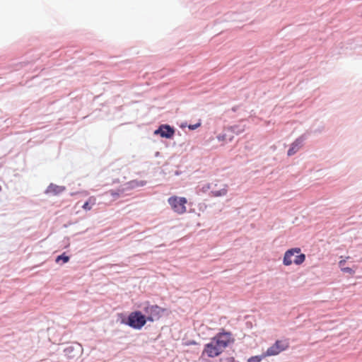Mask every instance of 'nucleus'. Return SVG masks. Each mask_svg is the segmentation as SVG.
<instances>
[{"instance_id": "obj_19", "label": "nucleus", "mask_w": 362, "mask_h": 362, "mask_svg": "<svg viewBox=\"0 0 362 362\" xmlns=\"http://www.w3.org/2000/svg\"><path fill=\"white\" fill-rule=\"evenodd\" d=\"M200 125H201V123L198 122V123H197L195 124H193V125H189L188 127H189V129L194 130L197 128H198L199 127H200Z\"/></svg>"}, {"instance_id": "obj_12", "label": "nucleus", "mask_w": 362, "mask_h": 362, "mask_svg": "<svg viewBox=\"0 0 362 362\" xmlns=\"http://www.w3.org/2000/svg\"><path fill=\"white\" fill-rule=\"evenodd\" d=\"M233 136H229L226 132H222L217 136V139L223 144L231 141Z\"/></svg>"}, {"instance_id": "obj_22", "label": "nucleus", "mask_w": 362, "mask_h": 362, "mask_svg": "<svg viewBox=\"0 0 362 362\" xmlns=\"http://www.w3.org/2000/svg\"><path fill=\"white\" fill-rule=\"evenodd\" d=\"M231 131L232 132H235V127H231L230 129H228V131Z\"/></svg>"}, {"instance_id": "obj_6", "label": "nucleus", "mask_w": 362, "mask_h": 362, "mask_svg": "<svg viewBox=\"0 0 362 362\" xmlns=\"http://www.w3.org/2000/svg\"><path fill=\"white\" fill-rule=\"evenodd\" d=\"M144 311L146 313V318L148 321L153 322L156 320H158L162 313L165 311V309L159 307L157 305H150L147 304L144 308Z\"/></svg>"}, {"instance_id": "obj_5", "label": "nucleus", "mask_w": 362, "mask_h": 362, "mask_svg": "<svg viewBox=\"0 0 362 362\" xmlns=\"http://www.w3.org/2000/svg\"><path fill=\"white\" fill-rule=\"evenodd\" d=\"M289 347L288 339L276 340L275 343L267 349L264 356H276Z\"/></svg>"}, {"instance_id": "obj_11", "label": "nucleus", "mask_w": 362, "mask_h": 362, "mask_svg": "<svg viewBox=\"0 0 362 362\" xmlns=\"http://www.w3.org/2000/svg\"><path fill=\"white\" fill-rule=\"evenodd\" d=\"M96 204V198L93 196L90 197L81 206L82 209L86 211H90Z\"/></svg>"}, {"instance_id": "obj_15", "label": "nucleus", "mask_w": 362, "mask_h": 362, "mask_svg": "<svg viewBox=\"0 0 362 362\" xmlns=\"http://www.w3.org/2000/svg\"><path fill=\"white\" fill-rule=\"evenodd\" d=\"M341 272L344 273H347L351 276L355 274V269L348 267H343Z\"/></svg>"}, {"instance_id": "obj_16", "label": "nucleus", "mask_w": 362, "mask_h": 362, "mask_svg": "<svg viewBox=\"0 0 362 362\" xmlns=\"http://www.w3.org/2000/svg\"><path fill=\"white\" fill-rule=\"evenodd\" d=\"M109 192L113 197L114 199H116L119 197L120 194L123 192V191L120 189L117 190V192L111 190Z\"/></svg>"}, {"instance_id": "obj_10", "label": "nucleus", "mask_w": 362, "mask_h": 362, "mask_svg": "<svg viewBox=\"0 0 362 362\" xmlns=\"http://www.w3.org/2000/svg\"><path fill=\"white\" fill-rule=\"evenodd\" d=\"M64 189L65 188L64 187L51 184L48 186L46 192L53 195H57L62 193Z\"/></svg>"}, {"instance_id": "obj_1", "label": "nucleus", "mask_w": 362, "mask_h": 362, "mask_svg": "<svg viewBox=\"0 0 362 362\" xmlns=\"http://www.w3.org/2000/svg\"><path fill=\"white\" fill-rule=\"evenodd\" d=\"M233 341L230 332H219L204 345L202 356L215 358L223 353L225 349Z\"/></svg>"}, {"instance_id": "obj_3", "label": "nucleus", "mask_w": 362, "mask_h": 362, "mask_svg": "<svg viewBox=\"0 0 362 362\" xmlns=\"http://www.w3.org/2000/svg\"><path fill=\"white\" fill-rule=\"evenodd\" d=\"M168 202L173 211L178 214H182L186 212V204L187 203L185 197L172 196L168 198Z\"/></svg>"}, {"instance_id": "obj_8", "label": "nucleus", "mask_w": 362, "mask_h": 362, "mask_svg": "<svg viewBox=\"0 0 362 362\" xmlns=\"http://www.w3.org/2000/svg\"><path fill=\"white\" fill-rule=\"evenodd\" d=\"M228 192V185L224 183L215 184L211 190L213 197H223Z\"/></svg>"}, {"instance_id": "obj_4", "label": "nucleus", "mask_w": 362, "mask_h": 362, "mask_svg": "<svg viewBox=\"0 0 362 362\" xmlns=\"http://www.w3.org/2000/svg\"><path fill=\"white\" fill-rule=\"evenodd\" d=\"M146 321L144 315L139 311H135L129 314L127 325L134 329H140L145 325Z\"/></svg>"}, {"instance_id": "obj_17", "label": "nucleus", "mask_w": 362, "mask_h": 362, "mask_svg": "<svg viewBox=\"0 0 362 362\" xmlns=\"http://www.w3.org/2000/svg\"><path fill=\"white\" fill-rule=\"evenodd\" d=\"M219 362H235L233 357H226L221 358Z\"/></svg>"}, {"instance_id": "obj_18", "label": "nucleus", "mask_w": 362, "mask_h": 362, "mask_svg": "<svg viewBox=\"0 0 362 362\" xmlns=\"http://www.w3.org/2000/svg\"><path fill=\"white\" fill-rule=\"evenodd\" d=\"M73 348L72 347H68L66 348L64 351L66 353V354L68 356V357L71 358L72 357V356L70 355V354H71V352L73 351Z\"/></svg>"}, {"instance_id": "obj_21", "label": "nucleus", "mask_w": 362, "mask_h": 362, "mask_svg": "<svg viewBox=\"0 0 362 362\" xmlns=\"http://www.w3.org/2000/svg\"><path fill=\"white\" fill-rule=\"evenodd\" d=\"M346 259H341L339 262V267L342 270L343 267H345Z\"/></svg>"}, {"instance_id": "obj_20", "label": "nucleus", "mask_w": 362, "mask_h": 362, "mask_svg": "<svg viewBox=\"0 0 362 362\" xmlns=\"http://www.w3.org/2000/svg\"><path fill=\"white\" fill-rule=\"evenodd\" d=\"M130 185H131V186H132V187H137V186H141V185H144V182H139H139H131V184H130Z\"/></svg>"}, {"instance_id": "obj_14", "label": "nucleus", "mask_w": 362, "mask_h": 362, "mask_svg": "<svg viewBox=\"0 0 362 362\" xmlns=\"http://www.w3.org/2000/svg\"><path fill=\"white\" fill-rule=\"evenodd\" d=\"M60 260H62L63 263H66V262H69V257L63 254V255L58 256L56 259L57 262H59Z\"/></svg>"}, {"instance_id": "obj_7", "label": "nucleus", "mask_w": 362, "mask_h": 362, "mask_svg": "<svg viewBox=\"0 0 362 362\" xmlns=\"http://www.w3.org/2000/svg\"><path fill=\"white\" fill-rule=\"evenodd\" d=\"M154 134H158L163 138L171 139L175 134V129L168 124H162L154 132Z\"/></svg>"}, {"instance_id": "obj_9", "label": "nucleus", "mask_w": 362, "mask_h": 362, "mask_svg": "<svg viewBox=\"0 0 362 362\" xmlns=\"http://www.w3.org/2000/svg\"><path fill=\"white\" fill-rule=\"evenodd\" d=\"M303 139L302 137L297 139L288 151V156H291L296 153L302 146Z\"/></svg>"}, {"instance_id": "obj_13", "label": "nucleus", "mask_w": 362, "mask_h": 362, "mask_svg": "<svg viewBox=\"0 0 362 362\" xmlns=\"http://www.w3.org/2000/svg\"><path fill=\"white\" fill-rule=\"evenodd\" d=\"M265 357L266 356H264V354L262 356H252L248 358L247 362H260L262 360V358Z\"/></svg>"}, {"instance_id": "obj_2", "label": "nucleus", "mask_w": 362, "mask_h": 362, "mask_svg": "<svg viewBox=\"0 0 362 362\" xmlns=\"http://www.w3.org/2000/svg\"><path fill=\"white\" fill-rule=\"evenodd\" d=\"M305 255L300 253L299 247H295L288 250L284 256L283 263L285 266H289L294 263L296 265H300L304 262Z\"/></svg>"}]
</instances>
